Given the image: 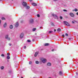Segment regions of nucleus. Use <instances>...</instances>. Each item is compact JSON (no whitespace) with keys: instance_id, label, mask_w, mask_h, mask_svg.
<instances>
[{"instance_id":"nucleus-1","label":"nucleus","mask_w":78,"mask_h":78,"mask_svg":"<svg viewBox=\"0 0 78 78\" xmlns=\"http://www.w3.org/2000/svg\"><path fill=\"white\" fill-rule=\"evenodd\" d=\"M52 16H54V18L55 19H58V17L56 15H55L54 14H52Z\"/></svg>"},{"instance_id":"nucleus-2","label":"nucleus","mask_w":78,"mask_h":78,"mask_svg":"<svg viewBox=\"0 0 78 78\" xmlns=\"http://www.w3.org/2000/svg\"><path fill=\"white\" fill-rule=\"evenodd\" d=\"M63 23L64 25H65L66 26H70L69 24V23L66 21H64Z\"/></svg>"},{"instance_id":"nucleus-3","label":"nucleus","mask_w":78,"mask_h":78,"mask_svg":"<svg viewBox=\"0 0 78 78\" xmlns=\"http://www.w3.org/2000/svg\"><path fill=\"white\" fill-rule=\"evenodd\" d=\"M22 5H23V6L25 7L27 6V4L26 2H23L22 3Z\"/></svg>"},{"instance_id":"nucleus-4","label":"nucleus","mask_w":78,"mask_h":78,"mask_svg":"<svg viewBox=\"0 0 78 78\" xmlns=\"http://www.w3.org/2000/svg\"><path fill=\"white\" fill-rule=\"evenodd\" d=\"M69 15L71 17H73L75 16V15H74V14L72 13H69Z\"/></svg>"},{"instance_id":"nucleus-5","label":"nucleus","mask_w":78,"mask_h":78,"mask_svg":"<svg viewBox=\"0 0 78 78\" xmlns=\"http://www.w3.org/2000/svg\"><path fill=\"white\" fill-rule=\"evenodd\" d=\"M24 35V34H23V33H21L20 36V38H22L23 37V36Z\"/></svg>"},{"instance_id":"nucleus-6","label":"nucleus","mask_w":78,"mask_h":78,"mask_svg":"<svg viewBox=\"0 0 78 78\" xmlns=\"http://www.w3.org/2000/svg\"><path fill=\"white\" fill-rule=\"evenodd\" d=\"M42 62H43V63H45V62L47 61V60L45 59H42Z\"/></svg>"},{"instance_id":"nucleus-7","label":"nucleus","mask_w":78,"mask_h":78,"mask_svg":"<svg viewBox=\"0 0 78 78\" xmlns=\"http://www.w3.org/2000/svg\"><path fill=\"white\" fill-rule=\"evenodd\" d=\"M33 22H34V20H33V19H31L30 21V23H33Z\"/></svg>"},{"instance_id":"nucleus-8","label":"nucleus","mask_w":78,"mask_h":78,"mask_svg":"<svg viewBox=\"0 0 78 78\" xmlns=\"http://www.w3.org/2000/svg\"><path fill=\"white\" fill-rule=\"evenodd\" d=\"M38 53H39L38 51L36 52L34 56H35V57H36V56H37V55H38Z\"/></svg>"},{"instance_id":"nucleus-9","label":"nucleus","mask_w":78,"mask_h":78,"mask_svg":"<svg viewBox=\"0 0 78 78\" xmlns=\"http://www.w3.org/2000/svg\"><path fill=\"white\" fill-rule=\"evenodd\" d=\"M32 4L33 6H37V4L34 3H32Z\"/></svg>"},{"instance_id":"nucleus-10","label":"nucleus","mask_w":78,"mask_h":78,"mask_svg":"<svg viewBox=\"0 0 78 78\" xmlns=\"http://www.w3.org/2000/svg\"><path fill=\"white\" fill-rule=\"evenodd\" d=\"M26 9H29L30 7L29 6L27 5V6H26Z\"/></svg>"},{"instance_id":"nucleus-11","label":"nucleus","mask_w":78,"mask_h":78,"mask_svg":"<svg viewBox=\"0 0 78 78\" xmlns=\"http://www.w3.org/2000/svg\"><path fill=\"white\" fill-rule=\"evenodd\" d=\"M4 28H6V23H5L3 25Z\"/></svg>"},{"instance_id":"nucleus-12","label":"nucleus","mask_w":78,"mask_h":78,"mask_svg":"<svg viewBox=\"0 0 78 78\" xmlns=\"http://www.w3.org/2000/svg\"><path fill=\"white\" fill-rule=\"evenodd\" d=\"M8 36H9V35L8 34H7L5 36V38L6 39H7L8 38Z\"/></svg>"},{"instance_id":"nucleus-13","label":"nucleus","mask_w":78,"mask_h":78,"mask_svg":"<svg viewBox=\"0 0 78 78\" xmlns=\"http://www.w3.org/2000/svg\"><path fill=\"white\" fill-rule=\"evenodd\" d=\"M47 66H51V63L48 62L47 64Z\"/></svg>"},{"instance_id":"nucleus-14","label":"nucleus","mask_w":78,"mask_h":78,"mask_svg":"<svg viewBox=\"0 0 78 78\" xmlns=\"http://www.w3.org/2000/svg\"><path fill=\"white\" fill-rule=\"evenodd\" d=\"M1 70H3L5 69V67L4 66H2L1 67Z\"/></svg>"},{"instance_id":"nucleus-15","label":"nucleus","mask_w":78,"mask_h":78,"mask_svg":"<svg viewBox=\"0 0 78 78\" xmlns=\"http://www.w3.org/2000/svg\"><path fill=\"white\" fill-rule=\"evenodd\" d=\"M9 28L10 29H12L13 28L12 25H10L9 26Z\"/></svg>"},{"instance_id":"nucleus-16","label":"nucleus","mask_w":78,"mask_h":78,"mask_svg":"<svg viewBox=\"0 0 78 78\" xmlns=\"http://www.w3.org/2000/svg\"><path fill=\"white\" fill-rule=\"evenodd\" d=\"M19 26V23H16V25L15 26L16 27H18Z\"/></svg>"},{"instance_id":"nucleus-17","label":"nucleus","mask_w":78,"mask_h":78,"mask_svg":"<svg viewBox=\"0 0 78 78\" xmlns=\"http://www.w3.org/2000/svg\"><path fill=\"white\" fill-rule=\"evenodd\" d=\"M73 11L76 12V11H78V9H75L74 10H73Z\"/></svg>"},{"instance_id":"nucleus-18","label":"nucleus","mask_w":78,"mask_h":78,"mask_svg":"<svg viewBox=\"0 0 78 78\" xmlns=\"http://www.w3.org/2000/svg\"><path fill=\"white\" fill-rule=\"evenodd\" d=\"M15 67H16V68H17V67H18L19 66V65H18V64H17V65H16V64H15Z\"/></svg>"},{"instance_id":"nucleus-19","label":"nucleus","mask_w":78,"mask_h":78,"mask_svg":"<svg viewBox=\"0 0 78 78\" xmlns=\"http://www.w3.org/2000/svg\"><path fill=\"white\" fill-rule=\"evenodd\" d=\"M49 45V43H46L45 44V46H48Z\"/></svg>"},{"instance_id":"nucleus-20","label":"nucleus","mask_w":78,"mask_h":78,"mask_svg":"<svg viewBox=\"0 0 78 78\" xmlns=\"http://www.w3.org/2000/svg\"><path fill=\"white\" fill-rule=\"evenodd\" d=\"M6 58L7 59H10V57L9 56H7Z\"/></svg>"},{"instance_id":"nucleus-21","label":"nucleus","mask_w":78,"mask_h":78,"mask_svg":"<svg viewBox=\"0 0 78 78\" xmlns=\"http://www.w3.org/2000/svg\"><path fill=\"white\" fill-rule=\"evenodd\" d=\"M36 28H34L32 29V31H36Z\"/></svg>"},{"instance_id":"nucleus-22","label":"nucleus","mask_w":78,"mask_h":78,"mask_svg":"<svg viewBox=\"0 0 78 78\" xmlns=\"http://www.w3.org/2000/svg\"><path fill=\"white\" fill-rule=\"evenodd\" d=\"M59 75H62V72L61 71H60L59 72Z\"/></svg>"},{"instance_id":"nucleus-23","label":"nucleus","mask_w":78,"mask_h":78,"mask_svg":"<svg viewBox=\"0 0 78 78\" xmlns=\"http://www.w3.org/2000/svg\"><path fill=\"white\" fill-rule=\"evenodd\" d=\"M61 29L60 28H58V29H57V31H61Z\"/></svg>"},{"instance_id":"nucleus-24","label":"nucleus","mask_w":78,"mask_h":78,"mask_svg":"<svg viewBox=\"0 0 78 78\" xmlns=\"http://www.w3.org/2000/svg\"><path fill=\"white\" fill-rule=\"evenodd\" d=\"M35 63L37 64H39V62L38 61H36L35 62Z\"/></svg>"},{"instance_id":"nucleus-25","label":"nucleus","mask_w":78,"mask_h":78,"mask_svg":"<svg viewBox=\"0 0 78 78\" xmlns=\"http://www.w3.org/2000/svg\"><path fill=\"white\" fill-rule=\"evenodd\" d=\"M7 39V40H8V41H10L11 39L10 38V37H8V38Z\"/></svg>"},{"instance_id":"nucleus-26","label":"nucleus","mask_w":78,"mask_h":78,"mask_svg":"<svg viewBox=\"0 0 78 78\" xmlns=\"http://www.w3.org/2000/svg\"><path fill=\"white\" fill-rule=\"evenodd\" d=\"M27 41L28 42H31V41L30 40H28Z\"/></svg>"},{"instance_id":"nucleus-27","label":"nucleus","mask_w":78,"mask_h":78,"mask_svg":"<svg viewBox=\"0 0 78 78\" xmlns=\"http://www.w3.org/2000/svg\"><path fill=\"white\" fill-rule=\"evenodd\" d=\"M12 72V71L11 70H9L8 72V73H11Z\"/></svg>"},{"instance_id":"nucleus-28","label":"nucleus","mask_w":78,"mask_h":78,"mask_svg":"<svg viewBox=\"0 0 78 78\" xmlns=\"http://www.w3.org/2000/svg\"><path fill=\"white\" fill-rule=\"evenodd\" d=\"M1 56H2V57H4L5 56V55L3 54H2L1 55Z\"/></svg>"},{"instance_id":"nucleus-29","label":"nucleus","mask_w":78,"mask_h":78,"mask_svg":"<svg viewBox=\"0 0 78 78\" xmlns=\"http://www.w3.org/2000/svg\"><path fill=\"white\" fill-rule=\"evenodd\" d=\"M53 32V31H49V33L50 34Z\"/></svg>"},{"instance_id":"nucleus-30","label":"nucleus","mask_w":78,"mask_h":78,"mask_svg":"<svg viewBox=\"0 0 78 78\" xmlns=\"http://www.w3.org/2000/svg\"><path fill=\"white\" fill-rule=\"evenodd\" d=\"M63 11H64L65 12H67V10H66V9H63Z\"/></svg>"},{"instance_id":"nucleus-31","label":"nucleus","mask_w":78,"mask_h":78,"mask_svg":"<svg viewBox=\"0 0 78 78\" xmlns=\"http://www.w3.org/2000/svg\"><path fill=\"white\" fill-rule=\"evenodd\" d=\"M37 17H40V15L39 14H37Z\"/></svg>"},{"instance_id":"nucleus-32","label":"nucleus","mask_w":78,"mask_h":78,"mask_svg":"<svg viewBox=\"0 0 78 78\" xmlns=\"http://www.w3.org/2000/svg\"><path fill=\"white\" fill-rule=\"evenodd\" d=\"M75 77L76 78H78V75H76V76H75Z\"/></svg>"},{"instance_id":"nucleus-33","label":"nucleus","mask_w":78,"mask_h":78,"mask_svg":"<svg viewBox=\"0 0 78 78\" xmlns=\"http://www.w3.org/2000/svg\"><path fill=\"white\" fill-rule=\"evenodd\" d=\"M32 63V62L30 61L29 62V64H31V63Z\"/></svg>"},{"instance_id":"nucleus-34","label":"nucleus","mask_w":78,"mask_h":78,"mask_svg":"<svg viewBox=\"0 0 78 78\" xmlns=\"http://www.w3.org/2000/svg\"><path fill=\"white\" fill-rule=\"evenodd\" d=\"M2 20H5V18L4 17L2 18Z\"/></svg>"},{"instance_id":"nucleus-35","label":"nucleus","mask_w":78,"mask_h":78,"mask_svg":"<svg viewBox=\"0 0 78 78\" xmlns=\"http://www.w3.org/2000/svg\"><path fill=\"white\" fill-rule=\"evenodd\" d=\"M60 19H62V17L61 16H60Z\"/></svg>"},{"instance_id":"nucleus-36","label":"nucleus","mask_w":78,"mask_h":78,"mask_svg":"<svg viewBox=\"0 0 78 78\" xmlns=\"http://www.w3.org/2000/svg\"><path fill=\"white\" fill-rule=\"evenodd\" d=\"M7 55L8 56H9V55H9V53H7Z\"/></svg>"},{"instance_id":"nucleus-37","label":"nucleus","mask_w":78,"mask_h":78,"mask_svg":"<svg viewBox=\"0 0 78 78\" xmlns=\"http://www.w3.org/2000/svg\"><path fill=\"white\" fill-rule=\"evenodd\" d=\"M66 36H68V34H67V33L66 34Z\"/></svg>"},{"instance_id":"nucleus-38","label":"nucleus","mask_w":78,"mask_h":78,"mask_svg":"<svg viewBox=\"0 0 78 78\" xmlns=\"http://www.w3.org/2000/svg\"><path fill=\"white\" fill-rule=\"evenodd\" d=\"M62 37H65V36H64V34L62 35Z\"/></svg>"},{"instance_id":"nucleus-39","label":"nucleus","mask_w":78,"mask_h":78,"mask_svg":"<svg viewBox=\"0 0 78 78\" xmlns=\"http://www.w3.org/2000/svg\"><path fill=\"white\" fill-rule=\"evenodd\" d=\"M76 75H78V72H76Z\"/></svg>"},{"instance_id":"nucleus-40","label":"nucleus","mask_w":78,"mask_h":78,"mask_svg":"<svg viewBox=\"0 0 78 78\" xmlns=\"http://www.w3.org/2000/svg\"><path fill=\"white\" fill-rule=\"evenodd\" d=\"M11 45H12L10 43L9 44V45L10 46H11Z\"/></svg>"},{"instance_id":"nucleus-41","label":"nucleus","mask_w":78,"mask_h":78,"mask_svg":"<svg viewBox=\"0 0 78 78\" xmlns=\"http://www.w3.org/2000/svg\"><path fill=\"white\" fill-rule=\"evenodd\" d=\"M24 48L25 49L27 48V47H26V46H24Z\"/></svg>"},{"instance_id":"nucleus-42","label":"nucleus","mask_w":78,"mask_h":78,"mask_svg":"<svg viewBox=\"0 0 78 78\" xmlns=\"http://www.w3.org/2000/svg\"><path fill=\"white\" fill-rule=\"evenodd\" d=\"M53 1L54 2H56V1H58V0H53Z\"/></svg>"},{"instance_id":"nucleus-43","label":"nucleus","mask_w":78,"mask_h":78,"mask_svg":"<svg viewBox=\"0 0 78 78\" xmlns=\"http://www.w3.org/2000/svg\"><path fill=\"white\" fill-rule=\"evenodd\" d=\"M51 51H55V50L54 49H52Z\"/></svg>"},{"instance_id":"nucleus-44","label":"nucleus","mask_w":78,"mask_h":78,"mask_svg":"<svg viewBox=\"0 0 78 78\" xmlns=\"http://www.w3.org/2000/svg\"><path fill=\"white\" fill-rule=\"evenodd\" d=\"M76 14L78 16V12L76 13Z\"/></svg>"},{"instance_id":"nucleus-45","label":"nucleus","mask_w":78,"mask_h":78,"mask_svg":"<svg viewBox=\"0 0 78 78\" xmlns=\"http://www.w3.org/2000/svg\"><path fill=\"white\" fill-rule=\"evenodd\" d=\"M30 2H32L33 0H29Z\"/></svg>"},{"instance_id":"nucleus-46","label":"nucleus","mask_w":78,"mask_h":78,"mask_svg":"<svg viewBox=\"0 0 78 78\" xmlns=\"http://www.w3.org/2000/svg\"><path fill=\"white\" fill-rule=\"evenodd\" d=\"M56 31V30L55 29L54 31V32H55V31Z\"/></svg>"},{"instance_id":"nucleus-47","label":"nucleus","mask_w":78,"mask_h":78,"mask_svg":"<svg viewBox=\"0 0 78 78\" xmlns=\"http://www.w3.org/2000/svg\"><path fill=\"white\" fill-rule=\"evenodd\" d=\"M32 41L33 42H34V39L32 40Z\"/></svg>"},{"instance_id":"nucleus-48","label":"nucleus","mask_w":78,"mask_h":78,"mask_svg":"<svg viewBox=\"0 0 78 78\" xmlns=\"http://www.w3.org/2000/svg\"><path fill=\"white\" fill-rule=\"evenodd\" d=\"M72 23H74V22L73 21H72Z\"/></svg>"},{"instance_id":"nucleus-49","label":"nucleus","mask_w":78,"mask_h":78,"mask_svg":"<svg viewBox=\"0 0 78 78\" xmlns=\"http://www.w3.org/2000/svg\"><path fill=\"white\" fill-rule=\"evenodd\" d=\"M69 40H71V38H69Z\"/></svg>"},{"instance_id":"nucleus-50","label":"nucleus","mask_w":78,"mask_h":78,"mask_svg":"<svg viewBox=\"0 0 78 78\" xmlns=\"http://www.w3.org/2000/svg\"><path fill=\"white\" fill-rule=\"evenodd\" d=\"M35 35H37V33H35Z\"/></svg>"},{"instance_id":"nucleus-51","label":"nucleus","mask_w":78,"mask_h":78,"mask_svg":"<svg viewBox=\"0 0 78 78\" xmlns=\"http://www.w3.org/2000/svg\"><path fill=\"white\" fill-rule=\"evenodd\" d=\"M0 23H1V20H0Z\"/></svg>"},{"instance_id":"nucleus-52","label":"nucleus","mask_w":78,"mask_h":78,"mask_svg":"<svg viewBox=\"0 0 78 78\" xmlns=\"http://www.w3.org/2000/svg\"><path fill=\"white\" fill-rule=\"evenodd\" d=\"M51 25H53V23H52Z\"/></svg>"},{"instance_id":"nucleus-53","label":"nucleus","mask_w":78,"mask_h":78,"mask_svg":"<svg viewBox=\"0 0 78 78\" xmlns=\"http://www.w3.org/2000/svg\"><path fill=\"white\" fill-rule=\"evenodd\" d=\"M21 78H23V77H22Z\"/></svg>"},{"instance_id":"nucleus-54","label":"nucleus","mask_w":78,"mask_h":78,"mask_svg":"<svg viewBox=\"0 0 78 78\" xmlns=\"http://www.w3.org/2000/svg\"><path fill=\"white\" fill-rule=\"evenodd\" d=\"M7 62H9V60H7Z\"/></svg>"},{"instance_id":"nucleus-55","label":"nucleus","mask_w":78,"mask_h":78,"mask_svg":"<svg viewBox=\"0 0 78 78\" xmlns=\"http://www.w3.org/2000/svg\"><path fill=\"white\" fill-rule=\"evenodd\" d=\"M23 23V21H21V23Z\"/></svg>"},{"instance_id":"nucleus-56","label":"nucleus","mask_w":78,"mask_h":78,"mask_svg":"<svg viewBox=\"0 0 78 78\" xmlns=\"http://www.w3.org/2000/svg\"><path fill=\"white\" fill-rule=\"evenodd\" d=\"M42 28V27H40V28Z\"/></svg>"},{"instance_id":"nucleus-57","label":"nucleus","mask_w":78,"mask_h":78,"mask_svg":"<svg viewBox=\"0 0 78 78\" xmlns=\"http://www.w3.org/2000/svg\"><path fill=\"white\" fill-rule=\"evenodd\" d=\"M2 0H0V1H2Z\"/></svg>"},{"instance_id":"nucleus-58","label":"nucleus","mask_w":78,"mask_h":78,"mask_svg":"<svg viewBox=\"0 0 78 78\" xmlns=\"http://www.w3.org/2000/svg\"><path fill=\"white\" fill-rule=\"evenodd\" d=\"M12 1H13V0H12Z\"/></svg>"},{"instance_id":"nucleus-59","label":"nucleus","mask_w":78,"mask_h":78,"mask_svg":"<svg viewBox=\"0 0 78 78\" xmlns=\"http://www.w3.org/2000/svg\"><path fill=\"white\" fill-rule=\"evenodd\" d=\"M34 78H35V77H34Z\"/></svg>"}]
</instances>
